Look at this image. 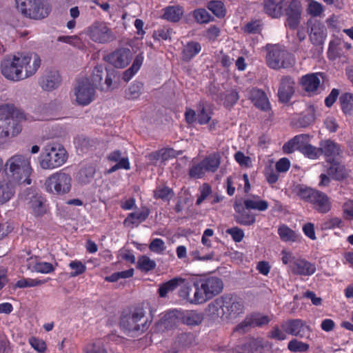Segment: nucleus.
I'll return each instance as SVG.
<instances>
[{"instance_id": "nucleus-20", "label": "nucleus", "mask_w": 353, "mask_h": 353, "mask_svg": "<svg viewBox=\"0 0 353 353\" xmlns=\"http://www.w3.org/2000/svg\"><path fill=\"white\" fill-rule=\"evenodd\" d=\"M314 210L321 214L327 213L332 208V202L324 192L316 190L310 202Z\"/></svg>"}, {"instance_id": "nucleus-5", "label": "nucleus", "mask_w": 353, "mask_h": 353, "mask_svg": "<svg viewBox=\"0 0 353 353\" xmlns=\"http://www.w3.org/2000/svg\"><path fill=\"white\" fill-rule=\"evenodd\" d=\"M9 172L12 180L19 184L30 185V178L33 171L30 165V157L16 154L10 157L6 162Z\"/></svg>"}, {"instance_id": "nucleus-19", "label": "nucleus", "mask_w": 353, "mask_h": 353, "mask_svg": "<svg viewBox=\"0 0 353 353\" xmlns=\"http://www.w3.org/2000/svg\"><path fill=\"white\" fill-rule=\"evenodd\" d=\"M234 209L236 212L234 221L237 223L241 225L250 226L256 222V214L245 208V206L241 202H236L234 204Z\"/></svg>"}, {"instance_id": "nucleus-40", "label": "nucleus", "mask_w": 353, "mask_h": 353, "mask_svg": "<svg viewBox=\"0 0 353 353\" xmlns=\"http://www.w3.org/2000/svg\"><path fill=\"white\" fill-rule=\"evenodd\" d=\"M30 208L37 216H43L46 212V200L41 196H34L30 200Z\"/></svg>"}, {"instance_id": "nucleus-29", "label": "nucleus", "mask_w": 353, "mask_h": 353, "mask_svg": "<svg viewBox=\"0 0 353 353\" xmlns=\"http://www.w3.org/2000/svg\"><path fill=\"white\" fill-rule=\"evenodd\" d=\"M326 35V28L324 25L319 22H316L312 25L310 39L314 45H323Z\"/></svg>"}, {"instance_id": "nucleus-60", "label": "nucleus", "mask_w": 353, "mask_h": 353, "mask_svg": "<svg viewBox=\"0 0 353 353\" xmlns=\"http://www.w3.org/2000/svg\"><path fill=\"white\" fill-rule=\"evenodd\" d=\"M28 343L30 346L37 352L39 353H46L47 350V345L43 339L36 336H31L28 339Z\"/></svg>"}, {"instance_id": "nucleus-53", "label": "nucleus", "mask_w": 353, "mask_h": 353, "mask_svg": "<svg viewBox=\"0 0 353 353\" xmlns=\"http://www.w3.org/2000/svg\"><path fill=\"white\" fill-rule=\"evenodd\" d=\"M105 70L101 65H97L93 69L91 80L92 83H91L94 88H98L101 85V81L103 79V75L105 74Z\"/></svg>"}, {"instance_id": "nucleus-61", "label": "nucleus", "mask_w": 353, "mask_h": 353, "mask_svg": "<svg viewBox=\"0 0 353 353\" xmlns=\"http://www.w3.org/2000/svg\"><path fill=\"white\" fill-rule=\"evenodd\" d=\"M207 172L204 168L202 161L196 164H193L189 170V176L194 179H201Z\"/></svg>"}, {"instance_id": "nucleus-37", "label": "nucleus", "mask_w": 353, "mask_h": 353, "mask_svg": "<svg viewBox=\"0 0 353 353\" xmlns=\"http://www.w3.org/2000/svg\"><path fill=\"white\" fill-rule=\"evenodd\" d=\"M331 165L327 170V173L336 181H342L346 177L345 168L336 161L330 163Z\"/></svg>"}, {"instance_id": "nucleus-46", "label": "nucleus", "mask_w": 353, "mask_h": 353, "mask_svg": "<svg viewBox=\"0 0 353 353\" xmlns=\"http://www.w3.org/2000/svg\"><path fill=\"white\" fill-rule=\"evenodd\" d=\"M196 110L198 112L197 121L200 125H205L210 121L212 112L206 110L203 101H200L196 104Z\"/></svg>"}, {"instance_id": "nucleus-9", "label": "nucleus", "mask_w": 353, "mask_h": 353, "mask_svg": "<svg viewBox=\"0 0 353 353\" xmlns=\"http://www.w3.org/2000/svg\"><path fill=\"white\" fill-rule=\"evenodd\" d=\"M87 34L92 41L102 44L113 41L116 38L107 23L103 21H96L91 24L88 28Z\"/></svg>"}, {"instance_id": "nucleus-42", "label": "nucleus", "mask_w": 353, "mask_h": 353, "mask_svg": "<svg viewBox=\"0 0 353 353\" xmlns=\"http://www.w3.org/2000/svg\"><path fill=\"white\" fill-rule=\"evenodd\" d=\"M263 349V341L259 339H252L241 346L245 353H261Z\"/></svg>"}, {"instance_id": "nucleus-51", "label": "nucleus", "mask_w": 353, "mask_h": 353, "mask_svg": "<svg viewBox=\"0 0 353 353\" xmlns=\"http://www.w3.org/2000/svg\"><path fill=\"white\" fill-rule=\"evenodd\" d=\"M316 190L303 185L296 187V195L303 201L310 203Z\"/></svg>"}, {"instance_id": "nucleus-25", "label": "nucleus", "mask_w": 353, "mask_h": 353, "mask_svg": "<svg viewBox=\"0 0 353 353\" xmlns=\"http://www.w3.org/2000/svg\"><path fill=\"white\" fill-rule=\"evenodd\" d=\"M161 19L172 23H177L182 18L184 9L180 5L168 6L162 9Z\"/></svg>"}, {"instance_id": "nucleus-18", "label": "nucleus", "mask_w": 353, "mask_h": 353, "mask_svg": "<svg viewBox=\"0 0 353 353\" xmlns=\"http://www.w3.org/2000/svg\"><path fill=\"white\" fill-rule=\"evenodd\" d=\"M26 120V116L23 118H17L12 117L9 120L3 121V124L0 125V138H7L10 136L15 137L18 135L22 130L21 121Z\"/></svg>"}, {"instance_id": "nucleus-48", "label": "nucleus", "mask_w": 353, "mask_h": 353, "mask_svg": "<svg viewBox=\"0 0 353 353\" xmlns=\"http://www.w3.org/2000/svg\"><path fill=\"white\" fill-rule=\"evenodd\" d=\"M143 89L141 82L132 83L125 91V97L128 100H134L139 97Z\"/></svg>"}, {"instance_id": "nucleus-12", "label": "nucleus", "mask_w": 353, "mask_h": 353, "mask_svg": "<svg viewBox=\"0 0 353 353\" xmlns=\"http://www.w3.org/2000/svg\"><path fill=\"white\" fill-rule=\"evenodd\" d=\"M324 77L323 72L308 73L300 78L299 83L308 96L317 95L320 93L321 79H323Z\"/></svg>"}, {"instance_id": "nucleus-17", "label": "nucleus", "mask_w": 353, "mask_h": 353, "mask_svg": "<svg viewBox=\"0 0 353 353\" xmlns=\"http://www.w3.org/2000/svg\"><path fill=\"white\" fill-rule=\"evenodd\" d=\"M132 58V54L130 49L121 48L111 52L107 56V61L118 68L126 67Z\"/></svg>"}, {"instance_id": "nucleus-6", "label": "nucleus", "mask_w": 353, "mask_h": 353, "mask_svg": "<svg viewBox=\"0 0 353 353\" xmlns=\"http://www.w3.org/2000/svg\"><path fill=\"white\" fill-rule=\"evenodd\" d=\"M68 159V153L63 145L59 143L47 145L40 156L41 168L52 170L63 165Z\"/></svg>"}, {"instance_id": "nucleus-62", "label": "nucleus", "mask_w": 353, "mask_h": 353, "mask_svg": "<svg viewBox=\"0 0 353 353\" xmlns=\"http://www.w3.org/2000/svg\"><path fill=\"white\" fill-rule=\"evenodd\" d=\"M262 23L260 20H252L246 23L243 28L245 32L248 34H257L261 31Z\"/></svg>"}, {"instance_id": "nucleus-28", "label": "nucleus", "mask_w": 353, "mask_h": 353, "mask_svg": "<svg viewBox=\"0 0 353 353\" xmlns=\"http://www.w3.org/2000/svg\"><path fill=\"white\" fill-rule=\"evenodd\" d=\"M310 141V136L305 134H298L284 143L283 152L285 154H291L295 150L300 152V149L304 141Z\"/></svg>"}, {"instance_id": "nucleus-3", "label": "nucleus", "mask_w": 353, "mask_h": 353, "mask_svg": "<svg viewBox=\"0 0 353 353\" xmlns=\"http://www.w3.org/2000/svg\"><path fill=\"white\" fill-rule=\"evenodd\" d=\"M150 323L142 305L132 306L123 310L119 319L120 327L130 336L142 334L148 330Z\"/></svg>"}, {"instance_id": "nucleus-41", "label": "nucleus", "mask_w": 353, "mask_h": 353, "mask_svg": "<svg viewBox=\"0 0 353 353\" xmlns=\"http://www.w3.org/2000/svg\"><path fill=\"white\" fill-rule=\"evenodd\" d=\"M14 194L13 185L5 181H0V205L8 202Z\"/></svg>"}, {"instance_id": "nucleus-8", "label": "nucleus", "mask_w": 353, "mask_h": 353, "mask_svg": "<svg viewBox=\"0 0 353 353\" xmlns=\"http://www.w3.org/2000/svg\"><path fill=\"white\" fill-rule=\"evenodd\" d=\"M47 192L56 195H63L71 190L72 178L62 170L56 172L47 178L45 182Z\"/></svg>"}, {"instance_id": "nucleus-50", "label": "nucleus", "mask_w": 353, "mask_h": 353, "mask_svg": "<svg viewBox=\"0 0 353 353\" xmlns=\"http://www.w3.org/2000/svg\"><path fill=\"white\" fill-rule=\"evenodd\" d=\"M174 193L172 189L168 186H157L154 190V198L161 199L165 201H169L174 196Z\"/></svg>"}, {"instance_id": "nucleus-22", "label": "nucleus", "mask_w": 353, "mask_h": 353, "mask_svg": "<svg viewBox=\"0 0 353 353\" xmlns=\"http://www.w3.org/2000/svg\"><path fill=\"white\" fill-rule=\"evenodd\" d=\"M286 0H263V11L272 19H279L283 15Z\"/></svg>"}, {"instance_id": "nucleus-31", "label": "nucleus", "mask_w": 353, "mask_h": 353, "mask_svg": "<svg viewBox=\"0 0 353 353\" xmlns=\"http://www.w3.org/2000/svg\"><path fill=\"white\" fill-rule=\"evenodd\" d=\"M185 280L181 277H174L159 285L158 293L160 297H165L169 292H173L179 285L185 283Z\"/></svg>"}, {"instance_id": "nucleus-32", "label": "nucleus", "mask_w": 353, "mask_h": 353, "mask_svg": "<svg viewBox=\"0 0 353 353\" xmlns=\"http://www.w3.org/2000/svg\"><path fill=\"white\" fill-rule=\"evenodd\" d=\"M201 51V45L197 41H188L183 47L181 55L182 60L189 62Z\"/></svg>"}, {"instance_id": "nucleus-36", "label": "nucleus", "mask_w": 353, "mask_h": 353, "mask_svg": "<svg viewBox=\"0 0 353 353\" xmlns=\"http://www.w3.org/2000/svg\"><path fill=\"white\" fill-rule=\"evenodd\" d=\"M300 152L302 153L306 158L312 160L318 159L321 156H322L321 146H314L309 143V141H305L303 142L302 147L300 149Z\"/></svg>"}, {"instance_id": "nucleus-34", "label": "nucleus", "mask_w": 353, "mask_h": 353, "mask_svg": "<svg viewBox=\"0 0 353 353\" xmlns=\"http://www.w3.org/2000/svg\"><path fill=\"white\" fill-rule=\"evenodd\" d=\"M12 117L23 118L24 113L16 109L13 104L6 103L0 105V121L3 122L6 120H9V118Z\"/></svg>"}, {"instance_id": "nucleus-14", "label": "nucleus", "mask_w": 353, "mask_h": 353, "mask_svg": "<svg viewBox=\"0 0 353 353\" xmlns=\"http://www.w3.org/2000/svg\"><path fill=\"white\" fill-rule=\"evenodd\" d=\"M266 62L268 65L272 69L285 68V60L289 56L288 52L281 49L278 46L267 47Z\"/></svg>"}, {"instance_id": "nucleus-43", "label": "nucleus", "mask_w": 353, "mask_h": 353, "mask_svg": "<svg viewBox=\"0 0 353 353\" xmlns=\"http://www.w3.org/2000/svg\"><path fill=\"white\" fill-rule=\"evenodd\" d=\"M221 100L223 101V105L228 109L232 108L239 101V94L235 89L227 90L221 94Z\"/></svg>"}, {"instance_id": "nucleus-24", "label": "nucleus", "mask_w": 353, "mask_h": 353, "mask_svg": "<svg viewBox=\"0 0 353 353\" xmlns=\"http://www.w3.org/2000/svg\"><path fill=\"white\" fill-rule=\"evenodd\" d=\"M61 81V76L57 71H49L39 80V85L46 91H51L57 88Z\"/></svg>"}, {"instance_id": "nucleus-58", "label": "nucleus", "mask_w": 353, "mask_h": 353, "mask_svg": "<svg viewBox=\"0 0 353 353\" xmlns=\"http://www.w3.org/2000/svg\"><path fill=\"white\" fill-rule=\"evenodd\" d=\"M173 32L172 28L163 26L158 28L157 30L154 32L153 38L155 40L161 41H166L171 39V34Z\"/></svg>"}, {"instance_id": "nucleus-52", "label": "nucleus", "mask_w": 353, "mask_h": 353, "mask_svg": "<svg viewBox=\"0 0 353 353\" xmlns=\"http://www.w3.org/2000/svg\"><path fill=\"white\" fill-rule=\"evenodd\" d=\"M287 332L281 328V324L280 325H275L268 332L267 337L270 339L281 341L287 339Z\"/></svg>"}, {"instance_id": "nucleus-30", "label": "nucleus", "mask_w": 353, "mask_h": 353, "mask_svg": "<svg viewBox=\"0 0 353 353\" xmlns=\"http://www.w3.org/2000/svg\"><path fill=\"white\" fill-rule=\"evenodd\" d=\"M242 204L250 210H254L260 212L267 210L269 207L267 201L261 199L260 196L256 194H252L249 198L244 199Z\"/></svg>"}, {"instance_id": "nucleus-47", "label": "nucleus", "mask_w": 353, "mask_h": 353, "mask_svg": "<svg viewBox=\"0 0 353 353\" xmlns=\"http://www.w3.org/2000/svg\"><path fill=\"white\" fill-rule=\"evenodd\" d=\"M157 263L155 261L150 259L146 255L141 256L137 261V268L143 272H148L155 269Z\"/></svg>"}, {"instance_id": "nucleus-10", "label": "nucleus", "mask_w": 353, "mask_h": 353, "mask_svg": "<svg viewBox=\"0 0 353 353\" xmlns=\"http://www.w3.org/2000/svg\"><path fill=\"white\" fill-rule=\"evenodd\" d=\"M283 14L286 17L285 26L290 30H296L301 23L302 15V5L300 0H286Z\"/></svg>"}, {"instance_id": "nucleus-33", "label": "nucleus", "mask_w": 353, "mask_h": 353, "mask_svg": "<svg viewBox=\"0 0 353 353\" xmlns=\"http://www.w3.org/2000/svg\"><path fill=\"white\" fill-rule=\"evenodd\" d=\"M221 157L219 152H214L206 156L201 161L208 172H215L221 164Z\"/></svg>"}, {"instance_id": "nucleus-4", "label": "nucleus", "mask_w": 353, "mask_h": 353, "mask_svg": "<svg viewBox=\"0 0 353 353\" xmlns=\"http://www.w3.org/2000/svg\"><path fill=\"white\" fill-rule=\"evenodd\" d=\"M191 282L195 290L190 301L192 304H203L221 293L223 290V281L216 276L194 278Z\"/></svg>"}, {"instance_id": "nucleus-11", "label": "nucleus", "mask_w": 353, "mask_h": 353, "mask_svg": "<svg viewBox=\"0 0 353 353\" xmlns=\"http://www.w3.org/2000/svg\"><path fill=\"white\" fill-rule=\"evenodd\" d=\"M74 95L78 104L85 106L89 105L94 99L95 88L87 78L78 80L74 88Z\"/></svg>"}, {"instance_id": "nucleus-1", "label": "nucleus", "mask_w": 353, "mask_h": 353, "mask_svg": "<svg viewBox=\"0 0 353 353\" xmlns=\"http://www.w3.org/2000/svg\"><path fill=\"white\" fill-rule=\"evenodd\" d=\"M41 65L39 56L18 52L7 56L1 63L2 75L12 81H19L34 75Z\"/></svg>"}, {"instance_id": "nucleus-7", "label": "nucleus", "mask_w": 353, "mask_h": 353, "mask_svg": "<svg viewBox=\"0 0 353 353\" xmlns=\"http://www.w3.org/2000/svg\"><path fill=\"white\" fill-rule=\"evenodd\" d=\"M17 9L26 17L40 19L46 17L50 8L42 0H15Z\"/></svg>"}, {"instance_id": "nucleus-23", "label": "nucleus", "mask_w": 353, "mask_h": 353, "mask_svg": "<svg viewBox=\"0 0 353 353\" xmlns=\"http://www.w3.org/2000/svg\"><path fill=\"white\" fill-rule=\"evenodd\" d=\"M249 99L254 106L259 110L266 112L271 109L270 103L266 94L262 90L252 88L249 92Z\"/></svg>"}, {"instance_id": "nucleus-13", "label": "nucleus", "mask_w": 353, "mask_h": 353, "mask_svg": "<svg viewBox=\"0 0 353 353\" xmlns=\"http://www.w3.org/2000/svg\"><path fill=\"white\" fill-rule=\"evenodd\" d=\"M281 328L288 334L299 338L308 337L311 329L306 322L300 319H288L281 323Z\"/></svg>"}, {"instance_id": "nucleus-21", "label": "nucleus", "mask_w": 353, "mask_h": 353, "mask_svg": "<svg viewBox=\"0 0 353 353\" xmlns=\"http://www.w3.org/2000/svg\"><path fill=\"white\" fill-rule=\"evenodd\" d=\"M290 269L293 274L299 276H311L316 272L315 265L303 259L294 260Z\"/></svg>"}, {"instance_id": "nucleus-16", "label": "nucleus", "mask_w": 353, "mask_h": 353, "mask_svg": "<svg viewBox=\"0 0 353 353\" xmlns=\"http://www.w3.org/2000/svg\"><path fill=\"white\" fill-rule=\"evenodd\" d=\"M295 92V81L290 76L282 77L278 89L279 102L288 103Z\"/></svg>"}, {"instance_id": "nucleus-57", "label": "nucleus", "mask_w": 353, "mask_h": 353, "mask_svg": "<svg viewBox=\"0 0 353 353\" xmlns=\"http://www.w3.org/2000/svg\"><path fill=\"white\" fill-rule=\"evenodd\" d=\"M46 283V281L37 279H22L17 281L15 287L18 288H32L41 285Z\"/></svg>"}, {"instance_id": "nucleus-44", "label": "nucleus", "mask_w": 353, "mask_h": 353, "mask_svg": "<svg viewBox=\"0 0 353 353\" xmlns=\"http://www.w3.org/2000/svg\"><path fill=\"white\" fill-rule=\"evenodd\" d=\"M192 17L194 21L199 24L208 23L214 20V17L212 16L205 8H196L192 11Z\"/></svg>"}, {"instance_id": "nucleus-54", "label": "nucleus", "mask_w": 353, "mask_h": 353, "mask_svg": "<svg viewBox=\"0 0 353 353\" xmlns=\"http://www.w3.org/2000/svg\"><path fill=\"white\" fill-rule=\"evenodd\" d=\"M68 267L72 270L70 273V277L78 276L85 272L87 270L85 264L77 259L71 261L68 264Z\"/></svg>"}, {"instance_id": "nucleus-56", "label": "nucleus", "mask_w": 353, "mask_h": 353, "mask_svg": "<svg viewBox=\"0 0 353 353\" xmlns=\"http://www.w3.org/2000/svg\"><path fill=\"white\" fill-rule=\"evenodd\" d=\"M309 348V344L299 341L296 339H292L288 344V349L292 352H305Z\"/></svg>"}, {"instance_id": "nucleus-38", "label": "nucleus", "mask_w": 353, "mask_h": 353, "mask_svg": "<svg viewBox=\"0 0 353 353\" xmlns=\"http://www.w3.org/2000/svg\"><path fill=\"white\" fill-rule=\"evenodd\" d=\"M278 234L284 242H296L300 235L286 225H281L278 228Z\"/></svg>"}, {"instance_id": "nucleus-45", "label": "nucleus", "mask_w": 353, "mask_h": 353, "mask_svg": "<svg viewBox=\"0 0 353 353\" xmlns=\"http://www.w3.org/2000/svg\"><path fill=\"white\" fill-rule=\"evenodd\" d=\"M95 168L92 165H87L81 168L78 173V179L82 184L89 183L95 174Z\"/></svg>"}, {"instance_id": "nucleus-39", "label": "nucleus", "mask_w": 353, "mask_h": 353, "mask_svg": "<svg viewBox=\"0 0 353 353\" xmlns=\"http://www.w3.org/2000/svg\"><path fill=\"white\" fill-rule=\"evenodd\" d=\"M206 7L219 19H223L226 15L227 10L224 3L221 1L211 0L208 2Z\"/></svg>"}, {"instance_id": "nucleus-15", "label": "nucleus", "mask_w": 353, "mask_h": 353, "mask_svg": "<svg viewBox=\"0 0 353 353\" xmlns=\"http://www.w3.org/2000/svg\"><path fill=\"white\" fill-rule=\"evenodd\" d=\"M319 146L327 163L337 161L343 152L341 145L330 139L321 140Z\"/></svg>"}, {"instance_id": "nucleus-2", "label": "nucleus", "mask_w": 353, "mask_h": 353, "mask_svg": "<svg viewBox=\"0 0 353 353\" xmlns=\"http://www.w3.org/2000/svg\"><path fill=\"white\" fill-rule=\"evenodd\" d=\"M244 309L241 298L234 294H225L210 303L205 313L212 320L220 319L227 323H233L244 313Z\"/></svg>"}, {"instance_id": "nucleus-49", "label": "nucleus", "mask_w": 353, "mask_h": 353, "mask_svg": "<svg viewBox=\"0 0 353 353\" xmlns=\"http://www.w3.org/2000/svg\"><path fill=\"white\" fill-rule=\"evenodd\" d=\"M28 268L32 272L41 274H49L54 271V268L51 263L44 261H37L33 265L30 264Z\"/></svg>"}, {"instance_id": "nucleus-64", "label": "nucleus", "mask_w": 353, "mask_h": 353, "mask_svg": "<svg viewBox=\"0 0 353 353\" xmlns=\"http://www.w3.org/2000/svg\"><path fill=\"white\" fill-rule=\"evenodd\" d=\"M323 11L322 5L316 1H311L307 6V12L312 17L320 16Z\"/></svg>"}, {"instance_id": "nucleus-59", "label": "nucleus", "mask_w": 353, "mask_h": 353, "mask_svg": "<svg viewBox=\"0 0 353 353\" xmlns=\"http://www.w3.org/2000/svg\"><path fill=\"white\" fill-rule=\"evenodd\" d=\"M343 226V221L341 218L332 217L325 220L321 224V229L327 230L335 228H341Z\"/></svg>"}, {"instance_id": "nucleus-26", "label": "nucleus", "mask_w": 353, "mask_h": 353, "mask_svg": "<svg viewBox=\"0 0 353 353\" xmlns=\"http://www.w3.org/2000/svg\"><path fill=\"white\" fill-rule=\"evenodd\" d=\"M179 318L181 322L187 325L196 326L202 323L204 315L197 310H184L180 312Z\"/></svg>"}, {"instance_id": "nucleus-35", "label": "nucleus", "mask_w": 353, "mask_h": 353, "mask_svg": "<svg viewBox=\"0 0 353 353\" xmlns=\"http://www.w3.org/2000/svg\"><path fill=\"white\" fill-rule=\"evenodd\" d=\"M339 101L341 110L345 115L353 114V93L347 92L342 93Z\"/></svg>"}, {"instance_id": "nucleus-63", "label": "nucleus", "mask_w": 353, "mask_h": 353, "mask_svg": "<svg viewBox=\"0 0 353 353\" xmlns=\"http://www.w3.org/2000/svg\"><path fill=\"white\" fill-rule=\"evenodd\" d=\"M252 327H253V326L249 315H248L243 321L234 327L233 332H238L239 334H244L249 332Z\"/></svg>"}, {"instance_id": "nucleus-27", "label": "nucleus", "mask_w": 353, "mask_h": 353, "mask_svg": "<svg viewBox=\"0 0 353 353\" xmlns=\"http://www.w3.org/2000/svg\"><path fill=\"white\" fill-rule=\"evenodd\" d=\"M150 210L148 208H142L141 211L131 212L124 219L123 224L127 226H138L149 216Z\"/></svg>"}, {"instance_id": "nucleus-55", "label": "nucleus", "mask_w": 353, "mask_h": 353, "mask_svg": "<svg viewBox=\"0 0 353 353\" xmlns=\"http://www.w3.org/2000/svg\"><path fill=\"white\" fill-rule=\"evenodd\" d=\"M249 317L253 327L267 325L271 321V319L268 316L260 313L251 314Z\"/></svg>"}]
</instances>
